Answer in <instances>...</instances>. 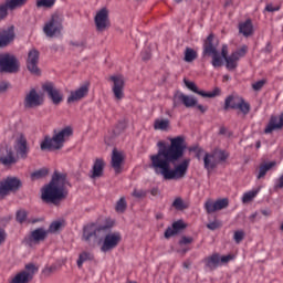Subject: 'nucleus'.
Returning a JSON list of instances; mask_svg holds the SVG:
<instances>
[{
    "label": "nucleus",
    "instance_id": "nucleus-14",
    "mask_svg": "<svg viewBox=\"0 0 283 283\" xmlns=\"http://www.w3.org/2000/svg\"><path fill=\"white\" fill-rule=\"evenodd\" d=\"M179 105H185V107H196V105H198V99L177 91L172 98V107H178Z\"/></svg>",
    "mask_w": 283,
    "mask_h": 283
},
{
    "label": "nucleus",
    "instance_id": "nucleus-24",
    "mask_svg": "<svg viewBox=\"0 0 283 283\" xmlns=\"http://www.w3.org/2000/svg\"><path fill=\"white\" fill-rule=\"evenodd\" d=\"M123 153L118 151V149L114 148L112 154L111 165L115 171V174H120L123 171Z\"/></svg>",
    "mask_w": 283,
    "mask_h": 283
},
{
    "label": "nucleus",
    "instance_id": "nucleus-40",
    "mask_svg": "<svg viewBox=\"0 0 283 283\" xmlns=\"http://www.w3.org/2000/svg\"><path fill=\"white\" fill-rule=\"evenodd\" d=\"M92 253H88V252H82L78 256V260H77V266L78 269H82L83 268V263L84 262H87V260H92Z\"/></svg>",
    "mask_w": 283,
    "mask_h": 283
},
{
    "label": "nucleus",
    "instance_id": "nucleus-51",
    "mask_svg": "<svg viewBox=\"0 0 283 283\" xmlns=\"http://www.w3.org/2000/svg\"><path fill=\"white\" fill-rule=\"evenodd\" d=\"M193 242V239L191 237H181L179 244L180 247L185 245V244H191Z\"/></svg>",
    "mask_w": 283,
    "mask_h": 283
},
{
    "label": "nucleus",
    "instance_id": "nucleus-2",
    "mask_svg": "<svg viewBox=\"0 0 283 283\" xmlns=\"http://www.w3.org/2000/svg\"><path fill=\"white\" fill-rule=\"evenodd\" d=\"M111 229L112 227L109 226L87 224L83 228L82 240L86 242V244H94L96 240L104 238L101 251L107 253L116 249V247L120 244V240H123L120 232H112Z\"/></svg>",
    "mask_w": 283,
    "mask_h": 283
},
{
    "label": "nucleus",
    "instance_id": "nucleus-64",
    "mask_svg": "<svg viewBox=\"0 0 283 283\" xmlns=\"http://www.w3.org/2000/svg\"><path fill=\"white\" fill-rule=\"evenodd\" d=\"M151 196H158V188H153L150 190Z\"/></svg>",
    "mask_w": 283,
    "mask_h": 283
},
{
    "label": "nucleus",
    "instance_id": "nucleus-48",
    "mask_svg": "<svg viewBox=\"0 0 283 283\" xmlns=\"http://www.w3.org/2000/svg\"><path fill=\"white\" fill-rule=\"evenodd\" d=\"M234 241L237 242V244H240V242H242L244 240V231L242 230H238L234 232Z\"/></svg>",
    "mask_w": 283,
    "mask_h": 283
},
{
    "label": "nucleus",
    "instance_id": "nucleus-43",
    "mask_svg": "<svg viewBox=\"0 0 283 283\" xmlns=\"http://www.w3.org/2000/svg\"><path fill=\"white\" fill-rule=\"evenodd\" d=\"M56 0H38L36 8H52Z\"/></svg>",
    "mask_w": 283,
    "mask_h": 283
},
{
    "label": "nucleus",
    "instance_id": "nucleus-7",
    "mask_svg": "<svg viewBox=\"0 0 283 283\" xmlns=\"http://www.w3.org/2000/svg\"><path fill=\"white\" fill-rule=\"evenodd\" d=\"M63 30V18L59 13H54L50 21L44 24L43 32L49 39H54V36L61 34Z\"/></svg>",
    "mask_w": 283,
    "mask_h": 283
},
{
    "label": "nucleus",
    "instance_id": "nucleus-1",
    "mask_svg": "<svg viewBox=\"0 0 283 283\" xmlns=\"http://www.w3.org/2000/svg\"><path fill=\"white\" fill-rule=\"evenodd\" d=\"M159 147L157 154L150 155V169L155 174L163 176L164 180H181L187 176L191 159H184L179 165H176L182 156H185V137L177 136L170 139V145H165L164 142H158ZM171 165H176L171 169Z\"/></svg>",
    "mask_w": 283,
    "mask_h": 283
},
{
    "label": "nucleus",
    "instance_id": "nucleus-25",
    "mask_svg": "<svg viewBox=\"0 0 283 283\" xmlns=\"http://www.w3.org/2000/svg\"><path fill=\"white\" fill-rule=\"evenodd\" d=\"M104 170H105V160H103L102 158L95 159L93 164V168L91 170L90 178H92V180H96V178H102Z\"/></svg>",
    "mask_w": 283,
    "mask_h": 283
},
{
    "label": "nucleus",
    "instance_id": "nucleus-11",
    "mask_svg": "<svg viewBox=\"0 0 283 283\" xmlns=\"http://www.w3.org/2000/svg\"><path fill=\"white\" fill-rule=\"evenodd\" d=\"M21 188V180L17 177H8L6 180L0 181V200L8 196L10 191H18Z\"/></svg>",
    "mask_w": 283,
    "mask_h": 283
},
{
    "label": "nucleus",
    "instance_id": "nucleus-30",
    "mask_svg": "<svg viewBox=\"0 0 283 283\" xmlns=\"http://www.w3.org/2000/svg\"><path fill=\"white\" fill-rule=\"evenodd\" d=\"M239 32L240 34L244 35L245 38L252 36L253 34V22L251 19L245 20L239 24Z\"/></svg>",
    "mask_w": 283,
    "mask_h": 283
},
{
    "label": "nucleus",
    "instance_id": "nucleus-31",
    "mask_svg": "<svg viewBox=\"0 0 283 283\" xmlns=\"http://www.w3.org/2000/svg\"><path fill=\"white\" fill-rule=\"evenodd\" d=\"M277 163L275 161L261 165L259 168V175L256 176L258 180L264 178L266 176V172L271 171V169H273V167H275Z\"/></svg>",
    "mask_w": 283,
    "mask_h": 283
},
{
    "label": "nucleus",
    "instance_id": "nucleus-36",
    "mask_svg": "<svg viewBox=\"0 0 283 283\" xmlns=\"http://www.w3.org/2000/svg\"><path fill=\"white\" fill-rule=\"evenodd\" d=\"M169 128V119H156L154 123V129H160L166 132Z\"/></svg>",
    "mask_w": 283,
    "mask_h": 283
},
{
    "label": "nucleus",
    "instance_id": "nucleus-59",
    "mask_svg": "<svg viewBox=\"0 0 283 283\" xmlns=\"http://www.w3.org/2000/svg\"><path fill=\"white\" fill-rule=\"evenodd\" d=\"M200 149H202L200 146H198V145H195V146H190L189 147V151H193L195 154L197 153V151H199Z\"/></svg>",
    "mask_w": 283,
    "mask_h": 283
},
{
    "label": "nucleus",
    "instance_id": "nucleus-63",
    "mask_svg": "<svg viewBox=\"0 0 283 283\" xmlns=\"http://www.w3.org/2000/svg\"><path fill=\"white\" fill-rule=\"evenodd\" d=\"M197 108L199 109V112H200L201 114H205V112H207V107H205V106L201 105V104H198V105H197Z\"/></svg>",
    "mask_w": 283,
    "mask_h": 283
},
{
    "label": "nucleus",
    "instance_id": "nucleus-56",
    "mask_svg": "<svg viewBox=\"0 0 283 283\" xmlns=\"http://www.w3.org/2000/svg\"><path fill=\"white\" fill-rule=\"evenodd\" d=\"M266 12H277L280 10V7H273V4H266L265 7Z\"/></svg>",
    "mask_w": 283,
    "mask_h": 283
},
{
    "label": "nucleus",
    "instance_id": "nucleus-54",
    "mask_svg": "<svg viewBox=\"0 0 283 283\" xmlns=\"http://www.w3.org/2000/svg\"><path fill=\"white\" fill-rule=\"evenodd\" d=\"M207 229H210V231H216V229H220V222L213 221L207 224Z\"/></svg>",
    "mask_w": 283,
    "mask_h": 283
},
{
    "label": "nucleus",
    "instance_id": "nucleus-50",
    "mask_svg": "<svg viewBox=\"0 0 283 283\" xmlns=\"http://www.w3.org/2000/svg\"><path fill=\"white\" fill-rule=\"evenodd\" d=\"M132 196H134V198H145L147 196V190H138V189H135L132 193Z\"/></svg>",
    "mask_w": 283,
    "mask_h": 283
},
{
    "label": "nucleus",
    "instance_id": "nucleus-17",
    "mask_svg": "<svg viewBox=\"0 0 283 283\" xmlns=\"http://www.w3.org/2000/svg\"><path fill=\"white\" fill-rule=\"evenodd\" d=\"M229 207V199L223 198V199H218L217 201H213L211 199H208L205 202V209L207 213H216V211H222V209H227Z\"/></svg>",
    "mask_w": 283,
    "mask_h": 283
},
{
    "label": "nucleus",
    "instance_id": "nucleus-23",
    "mask_svg": "<svg viewBox=\"0 0 283 283\" xmlns=\"http://www.w3.org/2000/svg\"><path fill=\"white\" fill-rule=\"evenodd\" d=\"M90 93V86L87 84L82 85L76 91L71 92L67 97V103H76V101H81L85 98V96Z\"/></svg>",
    "mask_w": 283,
    "mask_h": 283
},
{
    "label": "nucleus",
    "instance_id": "nucleus-52",
    "mask_svg": "<svg viewBox=\"0 0 283 283\" xmlns=\"http://www.w3.org/2000/svg\"><path fill=\"white\" fill-rule=\"evenodd\" d=\"M247 50H248V48H247V45H244V46H242L241 49L234 51L233 53L237 54V56H238L239 59H242V56H245Z\"/></svg>",
    "mask_w": 283,
    "mask_h": 283
},
{
    "label": "nucleus",
    "instance_id": "nucleus-21",
    "mask_svg": "<svg viewBox=\"0 0 283 283\" xmlns=\"http://www.w3.org/2000/svg\"><path fill=\"white\" fill-rule=\"evenodd\" d=\"M17 160L18 158L14 157V151H12V148H8V147L0 148L1 165H4L6 167H8V165H14Z\"/></svg>",
    "mask_w": 283,
    "mask_h": 283
},
{
    "label": "nucleus",
    "instance_id": "nucleus-39",
    "mask_svg": "<svg viewBox=\"0 0 283 283\" xmlns=\"http://www.w3.org/2000/svg\"><path fill=\"white\" fill-rule=\"evenodd\" d=\"M63 229V222L62 221H53L50 227L48 233H56Z\"/></svg>",
    "mask_w": 283,
    "mask_h": 283
},
{
    "label": "nucleus",
    "instance_id": "nucleus-57",
    "mask_svg": "<svg viewBox=\"0 0 283 283\" xmlns=\"http://www.w3.org/2000/svg\"><path fill=\"white\" fill-rule=\"evenodd\" d=\"M8 234H6V231L0 230V244H3L6 242V238Z\"/></svg>",
    "mask_w": 283,
    "mask_h": 283
},
{
    "label": "nucleus",
    "instance_id": "nucleus-6",
    "mask_svg": "<svg viewBox=\"0 0 283 283\" xmlns=\"http://www.w3.org/2000/svg\"><path fill=\"white\" fill-rule=\"evenodd\" d=\"M35 273H39V264L29 262L21 272L15 274L10 283H30L34 280Z\"/></svg>",
    "mask_w": 283,
    "mask_h": 283
},
{
    "label": "nucleus",
    "instance_id": "nucleus-4",
    "mask_svg": "<svg viewBox=\"0 0 283 283\" xmlns=\"http://www.w3.org/2000/svg\"><path fill=\"white\" fill-rule=\"evenodd\" d=\"M218 45L220 42L216 39L213 33H210L203 42V51L202 56H211V65L212 67H222L224 65V61L229 57V46L227 44L222 45L221 55L218 51Z\"/></svg>",
    "mask_w": 283,
    "mask_h": 283
},
{
    "label": "nucleus",
    "instance_id": "nucleus-27",
    "mask_svg": "<svg viewBox=\"0 0 283 283\" xmlns=\"http://www.w3.org/2000/svg\"><path fill=\"white\" fill-rule=\"evenodd\" d=\"M182 229H187V224L182 222V220L176 221L172 223L171 228H167L165 231V238L169 239L172 235H176L182 231Z\"/></svg>",
    "mask_w": 283,
    "mask_h": 283
},
{
    "label": "nucleus",
    "instance_id": "nucleus-26",
    "mask_svg": "<svg viewBox=\"0 0 283 283\" xmlns=\"http://www.w3.org/2000/svg\"><path fill=\"white\" fill-rule=\"evenodd\" d=\"M48 230L43 228H38L31 232V235L27 240L28 244H32V242H43L45 238H48Z\"/></svg>",
    "mask_w": 283,
    "mask_h": 283
},
{
    "label": "nucleus",
    "instance_id": "nucleus-58",
    "mask_svg": "<svg viewBox=\"0 0 283 283\" xmlns=\"http://www.w3.org/2000/svg\"><path fill=\"white\" fill-rule=\"evenodd\" d=\"M6 90H8V83L0 82V94H1V92H6Z\"/></svg>",
    "mask_w": 283,
    "mask_h": 283
},
{
    "label": "nucleus",
    "instance_id": "nucleus-42",
    "mask_svg": "<svg viewBox=\"0 0 283 283\" xmlns=\"http://www.w3.org/2000/svg\"><path fill=\"white\" fill-rule=\"evenodd\" d=\"M15 220L20 224H23V222H25V220H28V211H25V210H18L17 214H15Z\"/></svg>",
    "mask_w": 283,
    "mask_h": 283
},
{
    "label": "nucleus",
    "instance_id": "nucleus-38",
    "mask_svg": "<svg viewBox=\"0 0 283 283\" xmlns=\"http://www.w3.org/2000/svg\"><path fill=\"white\" fill-rule=\"evenodd\" d=\"M28 3V0H9L7 1V6H9V10H17V8H22V6H25Z\"/></svg>",
    "mask_w": 283,
    "mask_h": 283
},
{
    "label": "nucleus",
    "instance_id": "nucleus-41",
    "mask_svg": "<svg viewBox=\"0 0 283 283\" xmlns=\"http://www.w3.org/2000/svg\"><path fill=\"white\" fill-rule=\"evenodd\" d=\"M48 174H49L48 168H42V169L36 170L33 174H31V178H32V180H40V178H45V176H48Z\"/></svg>",
    "mask_w": 283,
    "mask_h": 283
},
{
    "label": "nucleus",
    "instance_id": "nucleus-47",
    "mask_svg": "<svg viewBox=\"0 0 283 283\" xmlns=\"http://www.w3.org/2000/svg\"><path fill=\"white\" fill-rule=\"evenodd\" d=\"M264 85H266V80H260L252 84V88L254 90V92H260V90H262Z\"/></svg>",
    "mask_w": 283,
    "mask_h": 283
},
{
    "label": "nucleus",
    "instance_id": "nucleus-53",
    "mask_svg": "<svg viewBox=\"0 0 283 283\" xmlns=\"http://www.w3.org/2000/svg\"><path fill=\"white\" fill-rule=\"evenodd\" d=\"M54 271H56V265H51L49 268H45L43 270L44 275H46V277H50V275H52V273H54Z\"/></svg>",
    "mask_w": 283,
    "mask_h": 283
},
{
    "label": "nucleus",
    "instance_id": "nucleus-44",
    "mask_svg": "<svg viewBox=\"0 0 283 283\" xmlns=\"http://www.w3.org/2000/svg\"><path fill=\"white\" fill-rule=\"evenodd\" d=\"M172 207H175L177 211H184V209H187V206L185 205L182 198H176L172 202Z\"/></svg>",
    "mask_w": 283,
    "mask_h": 283
},
{
    "label": "nucleus",
    "instance_id": "nucleus-28",
    "mask_svg": "<svg viewBox=\"0 0 283 283\" xmlns=\"http://www.w3.org/2000/svg\"><path fill=\"white\" fill-rule=\"evenodd\" d=\"M203 167L207 169V171H211L212 169H216L218 167V159H216V156L213 153H206L203 157Z\"/></svg>",
    "mask_w": 283,
    "mask_h": 283
},
{
    "label": "nucleus",
    "instance_id": "nucleus-62",
    "mask_svg": "<svg viewBox=\"0 0 283 283\" xmlns=\"http://www.w3.org/2000/svg\"><path fill=\"white\" fill-rule=\"evenodd\" d=\"M151 59V53L146 52L143 54V61H149Z\"/></svg>",
    "mask_w": 283,
    "mask_h": 283
},
{
    "label": "nucleus",
    "instance_id": "nucleus-12",
    "mask_svg": "<svg viewBox=\"0 0 283 283\" xmlns=\"http://www.w3.org/2000/svg\"><path fill=\"white\" fill-rule=\"evenodd\" d=\"M231 260H233V255L231 254L220 256V254L213 253L205 259V264L209 271H216L220 264H228Z\"/></svg>",
    "mask_w": 283,
    "mask_h": 283
},
{
    "label": "nucleus",
    "instance_id": "nucleus-15",
    "mask_svg": "<svg viewBox=\"0 0 283 283\" xmlns=\"http://www.w3.org/2000/svg\"><path fill=\"white\" fill-rule=\"evenodd\" d=\"M14 151L18 159L20 158L21 160H25L28 158V154H30V146H28V138L23 135H20L15 139Z\"/></svg>",
    "mask_w": 283,
    "mask_h": 283
},
{
    "label": "nucleus",
    "instance_id": "nucleus-20",
    "mask_svg": "<svg viewBox=\"0 0 283 283\" xmlns=\"http://www.w3.org/2000/svg\"><path fill=\"white\" fill-rule=\"evenodd\" d=\"M283 129V113L280 116L272 115L270 120L264 129V134H273V132H277Z\"/></svg>",
    "mask_w": 283,
    "mask_h": 283
},
{
    "label": "nucleus",
    "instance_id": "nucleus-45",
    "mask_svg": "<svg viewBox=\"0 0 283 283\" xmlns=\"http://www.w3.org/2000/svg\"><path fill=\"white\" fill-rule=\"evenodd\" d=\"M256 196H258V191L245 192L242 197V202L243 203L251 202V200H253V198H255Z\"/></svg>",
    "mask_w": 283,
    "mask_h": 283
},
{
    "label": "nucleus",
    "instance_id": "nucleus-16",
    "mask_svg": "<svg viewBox=\"0 0 283 283\" xmlns=\"http://www.w3.org/2000/svg\"><path fill=\"white\" fill-rule=\"evenodd\" d=\"M41 53L36 49H31L28 53L27 57V67L31 74H41V70H39V59Z\"/></svg>",
    "mask_w": 283,
    "mask_h": 283
},
{
    "label": "nucleus",
    "instance_id": "nucleus-60",
    "mask_svg": "<svg viewBox=\"0 0 283 283\" xmlns=\"http://www.w3.org/2000/svg\"><path fill=\"white\" fill-rule=\"evenodd\" d=\"M195 154H196V158H198V160H200L202 154H205V149L200 148V149L197 150Z\"/></svg>",
    "mask_w": 283,
    "mask_h": 283
},
{
    "label": "nucleus",
    "instance_id": "nucleus-10",
    "mask_svg": "<svg viewBox=\"0 0 283 283\" xmlns=\"http://www.w3.org/2000/svg\"><path fill=\"white\" fill-rule=\"evenodd\" d=\"M94 23L97 32H105V30H109V28H112V22L109 21V9L104 7L97 11L94 18Z\"/></svg>",
    "mask_w": 283,
    "mask_h": 283
},
{
    "label": "nucleus",
    "instance_id": "nucleus-32",
    "mask_svg": "<svg viewBox=\"0 0 283 283\" xmlns=\"http://www.w3.org/2000/svg\"><path fill=\"white\" fill-rule=\"evenodd\" d=\"M224 61H226L227 70L231 71V70H235V67H238V61H240V57L238 56V53H232Z\"/></svg>",
    "mask_w": 283,
    "mask_h": 283
},
{
    "label": "nucleus",
    "instance_id": "nucleus-61",
    "mask_svg": "<svg viewBox=\"0 0 283 283\" xmlns=\"http://www.w3.org/2000/svg\"><path fill=\"white\" fill-rule=\"evenodd\" d=\"M273 50V46H271L270 42H268L266 46L264 48V52H266L268 54H271Z\"/></svg>",
    "mask_w": 283,
    "mask_h": 283
},
{
    "label": "nucleus",
    "instance_id": "nucleus-3",
    "mask_svg": "<svg viewBox=\"0 0 283 283\" xmlns=\"http://www.w3.org/2000/svg\"><path fill=\"white\" fill-rule=\"evenodd\" d=\"M67 175L55 171L51 181L42 189L41 199L46 205H59L67 198Z\"/></svg>",
    "mask_w": 283,
    "mask_h": 283
},
{
    "label": "nucleus",
    "instance_id": "nucleus-19",
    "mask_svg": "<svg viewBox=\"0 0 283 283\" xmlns=\"http://www.w3.org/2000/svg\"><path fill=\"white\" fill-rule=\"evenodd\" d=\"M40 105H43V98L36 93V90L32 88L24 98V107L32 109V107H39Z\"/></svg>",
    "mask_w": 283,
    "mask_h": 283
},
{
    "label": "nucleus",
    "instance_id": "nucleus-35",
    "mask_svg": "<svg viewBox=\"0 0 283 283\" xmlns=\"http://www.w3.org/2000/svg\"><path fill=\"white\" fill-rule=\"evenodd\" d=\"M116 213H125L127 211V200L125 197H122L115 205Z\"/></svg>",
    "mask_w": 283,
    "mask_h": 283
},
{
    "label": "nucleus",
    "instance_id": "nucleus-13",
    "mask_svg": "<svg viewBox=\"0 0 283 283\" xmlns=\"http://www.w3.org/2000/svg\"><path fill=\"white\" fill-rule=\"evenodd\" d=\"M42 90L46 93L53 105H61V103H63V93L61 92V90L56 88L54 83L46 82L42 85Z\"/></svg>",
    "mask_w": 283,
    "mask_h": 283
},
{
    "label": "nucleus",
    "instance_id": "nucleus-33",
    "mask_svg": "<svg viewBox=\"0 0 283 283\" xmlns=\"http://www.w3.org/2000/svg\"><path fill=\"white\" fill-rule=\"evenodd\" d=\"M212 155L214 156L217 164L227 161V158H229V153L227 150H222L219 148H216L212 150Z\"/></svg>",
    "mask_w": 283,
    "mask_h": 283
},
{
    "label": "nucleus",
    "instance_id": "nucleus-22",
    "mask_svg": "<svg viewBox=\"0 0 283 283\" xmlns=\"http://www.w3.org/2000/svg\"><path fill=\"white\" fill-rule=\"evenodd\" d=\"M14 27H9L6 30L0 31V50L3 48H8L12 41H14Z\"/></svg>",
    "mask_w": 283,
    "mask_h": 283
},
{
    "label": "nucleus",
    "instance_id": "nucleus-46",
    "mask_svg": "<svg viewBox=\"0 0 283 283\" xmlns=\"http://www.w3.org/2000/svg\"><path fill=\"white\" fill-rule=\"evenodd\" d=\"M8 10H10V7L8 6L7 2L0 6V21H2V19H6L8 17Z\"/></svg>",
    "mask_w": 283,
    "mask_h": 283
},
{
    "label": "nucleus",
    "instance_id": "nucleus-29",
    "mask_svg": "<svg viewBox=\"0 0 283 283\" xmlns=\"http://www.w3.org/2000/svg\"><path fill=\"white\" fill-rule=\"evenodd\" d=\"M242 101V96L239 95H230L224 101L223 109H238L240 102Z\"/></svg>",
    "mask_w": 283,
    "mask_h": 283
},
{
    "label": "nucleus",
    "instance_id": "nucleus-8",
    "mask_svg": "<svg viewBox=\"0 0 283 283\" xmlns=\"http://www.w3.org/2000/svg\"><path fill=\"white\" fill-rule=\"evenodd\" d=\"M0 72H4L7 74H14L19 72V60L17 56L10 53L0 54Z\"/></svg>",
    "mask_w": 283,
    "mask_h": 283
},
{
    "label": "nucleus",
    "instance_id": "nucleus-34",
    "mask_svg": "<svg viewBox=\"0 0 283 283\" xmlns=\"http://www.w3.org/2000/svg\"><path fill=\"white\" fill-rule=\"evenodd\" d=\"M196 59H198V53L191 48H186L184 61L191 63L196 61Z\"/></svg>",
    "mask_w": 283,
    "mask_h": 283
},
{
    "label": "nucleus",
    "instance_id": "nucleus-5",
    "mask_svg": "<svg viewBox=\"0 0 283 283\" xmlns=\"http://www.w3.org/2000/svg\"><path fill=\"white\" fill-rule=\"evenodd\" d=\"M72 127L67 126L55 134L53 137H44V140L41 143L40 148L42 151H52L54 149H62L65 138L72 136Z\"/></svg>",
    "mask_w": 283,
    "mask_h": 283
},
{
    "label": "nucleus",
    "instance_id": "nucleus-9",
    "mask_svg": "<svg viewBox=\"0 0 283 283\" xmlns=\"http://www.w3.org/2000/svg\"><path fill=\"white\" fill-rule=\"evenodd\" d=\"M108 81L113 82L112 92L115 101H123L125 98V76L112 75Z\"/></svg>",
    "mask_w": 283,
    "mask_h": 283
},
{
    "label": "nucleus",
    "instance_id": "nucleus-37",
    "mask_svg": "<svg viewBox=\"0 0 283 283\" xmlns=\"http://www.w3.org/2000/svg\"><path fill=\"white\" fill-rule=\"evenodd\" d=\"M237 109H240L242 115L247 116V114H249V112H251V104H249V102L244 101L242 97Z\"/></svg>",
    "mask_w": 283,
    "mask_h": 283
},
{
    "label": "nucleus",
    "instance_id": "nucleus-18",
    "mask_svg": "<svg viewBox=\"0 0 283 283\" xmlns=\"http://www.w3.org/2000/svg\"><path fill=\"white\" fill-rule=\"evenodd\" d=\"M184 83H185L186 87H188V90H190V92H193L195 94H198L199 96H202V98H216V96H220L219 87H216L212 92L207 93L205 91L198 90V86L193 82L184 80Z\"/></svg>",
    "mask_w": 283,
    "mask_h": 283
},
{
    "label": "nucleus",
    "instance_id": "nucleus-55",
    "mask_svg": "<svg viewBox=\"0 0 283 283\" xmlns=\"http://www.w3.org/2000/svg\"><path fill=\"white\" fill-rule=\"evenodd\" d=\"M70 45H72L73 48H85V42H83V41H71Z\"/></svg>",
    "mask_w": 283,
    "mask_h": 283
},
{
    "label": "nucleus",
    "instance_id": "nucleus-49",
    "mask_svg": "<svg viewBox=\"0 0 283 283\" xmlns=\"http://www.w3.org/2000/svg\"><path fill=\"white\" fill-rule=\"evenodd\" d=\"M126 127H127V123L118 122V124L116 125L114 132H115V134H120V132H125Z\"/></svg>",
    "mask_w": 283,
    "mask_h": 283
}]
</instances>
